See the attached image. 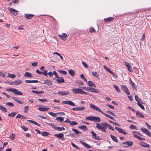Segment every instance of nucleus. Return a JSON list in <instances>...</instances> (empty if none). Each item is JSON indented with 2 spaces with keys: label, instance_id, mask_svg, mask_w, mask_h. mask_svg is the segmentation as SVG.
<instances>
[{
  "label": "nucleus",
  "instance_id": "obj_1",
  "mask_svg": "<svg viewBox=\"0 0 151 151\" xmlns=\"http://www.w3.org/2000/svg\"><path fill=\"white\" fill-rule=\"evenodd\" d=\"M96 128L98 129L101 130L102 131L106 132V123L103 122L102 123H97L96 124Z\"/></svg>",
  "mask_w": 151,
  "mask_h": 151
},
{
  "label": "nucleus",
  "instance_id": "obj_2",
  "mask_svg": "<svg viewBox=\"0 0 151 151\" xmlns=\"http://www.w3.org/2000/svg\"><path fill=\"white\" fill-rule=\"evenodd\" d=\"M6 91L12 92L13 93L18 95H22L23 94V93L20 91L12 88H6Z\"/></svg>",
  "mask_w": 151,
  "mask_h": 151
},
{
  "label": "nucleus",
  "instance_id": "obj_3",
  "mask_svg": "<svg viewBox=\"0 0 151 151\" xmlns=\"http://www.w3.org/2000/svg\"><path fill=\"white\" fill-rule=\"evenodd\" d=\"M72 91L74 94L80 93L81 94H88L87 93L83 91L80 88H73L72 89Z\"/></svg>",
  "mask_w": 151,
  "mask_h": 151
},
{
  "label": "nucleus",
  "instance_id": "obj_4",
  "mask_svg": "<svg viewBox=\"0 0 151 151\" xmlns=\"http://www.w3.org/2000/svg\"><path fill=\"white\" fill-rule=\"evenodd\" d=\"M87 120H90L96 122H100V117L97 116H88L86 118Z\"/></svg>",
  "mask_w": 151,
  "mask_h": 151
},
{
  "label": "nucleus",
  "instance_id": "obj_5",
  "mask_svg": "<svg viewBox=\"0 0 151 151\" xmlns=\"http://www.w3.org/2000/svg\"><path fill=\"white\" fill-rule=\"evenodd\" d=\"M133 134H134V137L138 139L139 140H145V139L144 138H143L141 137L138 136L137 135V134H139L141 136H142V135L139 132L136 131H134L133 132Z\"/></svg>",
  "mask_w": 151,
  "mask_h": 151
},
{
  "label": "nucleus",
  "instance_id": "obj_6",
  "mask_svg": "<svg viewBox=\"0 0 151 151\" xmlns=\"http://www.w3.org/2000/svg\"><path fill=\"white\" fill-rule=\"evenodd\" d=\"M121 89L124 91L126 94L128 95L130 94V93L126 86L124 85H122L121 86Z\"/></svg>",
  "mask_w": 151,
  "mask_h": 151
},
{
  "label": "nucleus",
  "instance_id": "obj_7",
  "mask_svg": "<svg viewBox=\"0 0 151 151\" xmlns=\"http://www.w3.org/2000/svg\"><path fill=\"white\" fill-rule=\"evenodd\" d=\"M122 144L124 145V147H128L132 146L133 143L132 141H127L126 142H124Z\"/></svg>",
  "mask_w": 151,
  "mask_h": 151
},
{
  "label": "nucleus",
  "instance_id": "obj_8",
  "mask_svg": "<svg viewBox=\"0 0 151 151\" xmlns=\"http://www.w3.org/2000/svg\"><path fill=\"white\" fill-rule=\"evenodd\" d=\"M140 129L142 131L145 133L149 136L151 137V133L148 129L144 127L141 128Z\"/></svg>",
  "mask_w": 151,
  "mask_h": 151
},
{
  "label": "nucleus",
  "instance_id": "obj_9",
  "mask_svg": "<svg viewBox=\"0 0 151 151\" xmlns=\"http://www.w3.org/2000/svg\"><path fill=\"white\" fill-rule=\"evenodd\" d=\"M90 107L93 109L95 110L96 111H98L101 113L102 112V111L98 107L95 106L92 104H90Z\"/></svg>",
  "mask_w": 151,
  "mask_h": 151
},
{
  "label": "nucleus",
  "instance_id": "obj_10",
  "mask_svg": "<svg viewBox=\"0 0 151 151\" xmlns=\"http://www.w3.org/2000/svg\"><path fill=\"white\" fill-rule=\"evenodd\" d=\"M8 9L12 14L15 16H16L18 14L17 12L18 11L15 9L10 7H9Z\"/></svg>",
  "mask_w": 151,
  "mask_h": 151
},
{
  "label": "nucleus",
  "instance_id": "obj_11",
  "mask_svg": "<svg viewBox=\"0 0 151 151\" xmlns=\"http://www.w3.org/2000/svg\"><path fill=\"white\" fill-rule=\"evenodd\" d=\"M62 103L64 104H67L72 106H75V104L72 101H63L62 102Z\"/></svg>",
  "mask_w": 151,
  "mask_h": 151
},
{
  "label": "nucleus",
  "instance_id": "obj_12",
  "mask_svg": "<svg viewBox=\"0 0 151 151\" xmlns=\"http://www.w3.org/2000/svg\"><path fill=\"white\" fill-rule=\"evenodd\" d=\"M54 136L62 140H64V139L63 138L64 135L62 133L55 134H54Z\"/></svg>",
  "mask_w": 151,
  "mask_h": 151
},
{
  "label": "nucleus",
  "instance_id": "obj_13",
  "mask_svg": "<svg viewBox=\"0 0 151 151\" xmlns=\"http://www.w3.org/2000/svg\"><path fill=\"white\" fill-rule=\"evenodd\" d=\"M91 133L92 134V137L96 140H100V138L99 136H96V134L93 131H91Z\"/></svg>",
  "mask_w": 151,
  "mask_h": 151
},
{
  "label": "nucleus",
  "instance_id": "obj_14",
  "mask_svg": "<svg viewBox=\"0 0 151 151\" xmlns=\"http://www.w3.org/2000/svg\"><path fill=\"white\" fill-rule=\"evenodd\" d=\"M59 36L62 40L64 41H65L66 40L67 37V34L65 33H63L61 35H59Z\"/></svg>",
  "mask_w": 151,
  "mask_h": 151
},
{
  "label": "nucleus",
  "instance_id": "obj_15",
  "mask_svg": "<svg viewBox=\"0 0 151 151\" xmlns=\"http://www.w3.org/2000/svg\"><path fill=\"white\" fill-rule=\"evenodd\" d=\"M115 129H116L120 133H122L124 135L127 134V133L124 130H123L121 128H119L117 127H115Z\"/></svg>",
  "mask_w": 151,
  "mask_h": 151
},
{
  "label": "nucleus",
  "instance_id": "obj_16",
  "mask_svg": "<svg viewBox=\"0 0 151 151\" xmlns=\"http://www.w3.org/2000/svg\"><path fill=\"white\" fill-rule=\"evenodd\" d=\"M85 107L84 106H82L81 107H76L73 108L72 109L76 111H81L85 109Z\"/></svg>",
  "mask_w": 151,
  "mask_h": 151
},
{
  "label": "nucleus",
  "instance_id": "obj_17",
  "mask_svg": "<svg viewBox=\"0 0 151 151\" xmlns=\"http://www.w3.org/2000/svg\"><path fill=\"white\" fill-rule=\"evenodd\" d=\"M22 83V81L19 80L18 79L16 80H15L13 81L12 82V83H10L11 84H14L16 85H17L20 84Z\"/></svg>",
  "mask_w": 151,
  "mask_h": 151
},
{
  "label": "nucleus",
  "instance_id": "obj_18",
  "mask_svg": "<svg viewBox=\"0 0 151 151\" xmlns=\"http://www.w3.org/2000/svg\"><path fill=\"white\" fill-rule=\"evenodd\" d=\"M139 144L141 147H143L149 148L150 147V145L149 144L143 142H140Z\"/></svg>",
  "mask_w": 151,
  "mask_h": 151
},
{
  "label": "nucleus",
  "instance_id": "obj_19",
  "mask_svg": "<svg viewBox=\"0 0 151 151\" xmlns=\"http://www.w3.org/2000/svg\"><path fill=\"white\" fill-rule=\"evenodd\" d=\"M114 18L111 17H109L104 19V21L106 22H109L113 20Z\"/></svg>",
  "mask_w": 151,
  "mask_h": 151
},
{
  "label": "nucleus",
  "instance_id": "obj_20",
  "mask_svg": "<svg viewBox=\"0 0 151 151\" xmlns=\"http://www.w3.org/2000/svg\"><path fill=\"white\" fill-rule=\"evenodd\" d=\"M80 142L86 147L88 148H91V146L88 144H87L86 143L83 142L82 141H80Z\"/></svg>",
  "mask_w": 151,
  "mask_h": 151
},
{
  "label": "nucleus",
  "instance_id": "obj_21",
  "mask_svg": "<svg viewBox=\"0 0 151 151\" xmlns=\"http://www.w3.org/2000/svg\"><path fill=\"white\" fill-rule=\"evenodd\" d=\"M42 83L45 84L52 85V82L48 79H46L44 80V82Z\"/></svg>",
  "mask_w": 151,
  "mask_h": 151
},
{
  "label": "nucleus",
  "instance_id": "obj_22",
  "mask_svg": "<svg viewBox=\"0 0 151 151\" xmlns=\"http://www.w3.org/2000/svg\"><path fill=\"white\" fill-rule=\"evenodd\" d=\"M135 98L136 100L138 102V103H140L144 104V103H143L142 101L137 96L135 95Z\"/></svg>",
  "mask_w": 151,
  "mask_h": 151
},
{
  "label": "nucleus",
  "instance_id": "obj_23",
  "mask_svg": "<svg viewBox=\"0 0 151 151\" xmlns=\"http://www.w3.org/2000/svg\"><path fill=\"white\" fill-rule=\"evenodd\" d=\"M101 113L104 114L106 117L108 118L113 120H115V119L113 117L109 115L106 114L103 111Z\"/></svg>",
  "mask_w": 151,
  "mask_h": 151
},
{
  "label": "nucleus",
  "instance_id": "obj_24",
  "mask_svg": "<svg viewBox=\"0 0 151 151\" xmlns=\"http://www.w3.org/2000/svg\"><path fill=\"white\" fill-rule=\"evenodd\" d=\"M136 115L139 117L143 118L144 117V116L141 113L138 111L136 112Z\"/></svg>",
  "mask_w": 151,
  "mask_h": 151
},
{
  "label": "nucleus",
  "instance_id": "obj_25",
  "mask_svg": "<svg viewBox=\"0 0 151 151\" xmlns=\"http://www.w3.org/2000/svg\"><path fill=\"white\" fill-rule=\"evenodd\" d=\"M49 109V108L48 107H39L38 108V109L41 111H47Z\"/></svg>",
  "mask_w": 151,
  "mask_h": 151
},
{
  "label": "nucleus",
  "instance_id": "obj_26",
  "mask_svg": "<svg viewBox=\"0 0 151 151\" xmlns=\"http://www.w3.org/2000/svg\"><path fill=\"white\" fill-rule=\"evenodd\" d=\"M25 82L26 83H37L38 82L37 80H26L25 81Z\"/></svg>",
  "mask_w": 151,
  "mask_h": 151
},
{
  "label": "nucleus",
  "instance_id": "obj_27",
  "mask_svg": "<svg viewBox=\"0 0 151 151\" xmlns=\"http://www.w3.org/2000/svg\"><path fill=\"white\" fill-rule=\"evenodd\" d=\"M69 93L67 91H63L61 92H59L58 93V94H60L63 95H66L68 94Z\"/></svg>",
  "mask_w": 151,
  "mask_h": 151
},
{
  "label": "nucleus",
  "instance_id": "obj_28",
  "mask_svg": "<svg viewBox=\"0 0 151 151\" xmlns=\"http://www.w3.org/2000/svg\"><path fill=\"white\" fill-rule=\"evenodd\" d=\"M16 118H20L22 119H27V118L26 117L20 114H18L16 116Z\"/></svg>",
  "mask_w": 151,
  "mask_h": 151
},
{
  "label": "nucleus",
  "instance_id": "obj_29",
  "mask_svg": "<svg viewBox=\"0 0 151 151\" xmlns=\"http://www.w3.org/2000/svg\"><path fill=\"white\" fill-rule=\"evenodd\" d=\"M24 77H27L28 78H30L32 77L31 74L28 72H26L24 73Z\"/></svg>",
  "mask_w": 151,
  "mask_h": 151
},
{
  "label": "nucleus",
  "instance_id": "obj_30",
  "mask_svg": "<svg viewBox=\"0 0 151 151\" xmlns=\"http://www.w3.org/2000/svg\"><path fill=\"white\" fill-rule=\"evenodd\" d=\"M87 84L88 85L92 87L93 86V87H96V85L91 81H89L87 82Z\"/></svg>",
  "mask_w": 151,
  "mask_h": 151
},
{
  "label": "nucleus",
  "instance_id": "obj_31",
  "mask_svg": "<svg viewBox=\"0 0 151 151\" xmlns=\"http://www.w3.org/2000/svg\"><path fill=\"white\" fill-rule=\"evenodd\" d=\"M57 81L58 83H62L64 82V79L63 77H60L59 78H58Z\"/></svg>",
  "mask_w": 151,
  "mask_h": 151
},
{
  "label": "nucleus",
  "instance_id": "obj_32",
  "mask_svg": "<svg viewBox=\"0 0 151 151\" xmlns=\"http://www.w3.org/2000/svg\"><path fill=\"white\" fill-rule=\"evenodd\" d=\"M25 16L26 18L28 19H30L34 16V15L32 14H25Z\"/></svg>",
  "mask_w": 151,
  "mask_h": 151
},
{
  "label": "nucleus",
  "instance_id": "obj_33",
  "mask_svg": "<svg viewBox=\"0 0 151 151\" xmlns=\"http://www.w3.org/2000/svg\"><path fill=\"white\" fill-rule=\"evenodd\" d=\"M78 127L79 128L85 131H87L88 130V128L86 127V126L85 125H81L79 126Z\"/></svg>",
  "mask_w": 151,
  "mask_h": 151
},
{
  "label": "nucleus",
  "instance_id": "obj_34",
  "mask_svg": "<svg viewBox=\"0 0 151 151\" xmlns=\"http://www.w3.org/2000/svg\"><path fill=\"white\" fill-rule=\"evenodd\" d=\"M129 83H130V84H131L132 86V87H133V89H134L136 90V85H135V83L132 81L131 79H130L129 80Z\"/></svg>",
  "mask_w": 151,
  "mask_h": 151
},
{
  "label": "nucleus",
  "instance_id": "obj_35",
  "mask_svg": "<svg viewBox=\"0 0 151 151\" xmlns=\"http://www.w3.org/2000/svg\"><path fill=\"white\" fill-rule=\"evenodd\" d=\"M65 130V128L63 127H56L55 130H58L59 131H62V130Z\"/></svg>",
  "mask_w": 151,
  "mask_h": 151
},
{
  "label": "nucleus",
  "instance_id": "obj_36",
  "mask_svg": "<svg viewBox=\"0 0 151 151\" xmlns=\"http://www.w3.org/2000/svg\"><path fill=\"white\" fill-rule=\"evenodd\" d=\"M0 110H1L4 112H6L7 111L6 108L1 105H0Z\"/></svg>",
  "mask_w": 151,
  "mask_h": 151
},
{
  "label": "nucleus",
  "instance_id": "obj_37",
  "mask_svg": "<svg viewBox=\"0 0 151 151\" xmlns=\"http://www.w3.org/2000/svg\"><path fill=\"white\" fill-rule=\"evenodd\" d=\"M68 72L70 75L72 76H74L75 74V72L72 70H68Z\"/></svg>",
  "mask_w": 151,
  "mask_h": 151
},
{
  "label": "nucleus",
  "instance_id": "obj_38",
  "mask_svg": "<svg viewBox=\"0 0 151 151\" xmlns=\"http://www.w3.org/2000/svg\"><path fill=\"white\" fill-rule=\"evenodd\" d=\"M110 137L114 141L117 142H118V140L115 136L112 135H110Z\"/></svg>",
  "mask_w": 151,
  "mask_h": 151
},
{
  "label": "nucleus",
  "instance_id": "obj_39",
  "mask_svg": "<svg viewBox=\"0 0 151 151\" xmlns=\"http://www.w3.org/2000/svg\"><path fill=\"white\" fill-rule=\"evenodd\" d=\"M8 77L14 78L16 77V75L14 74H10L9 73H7Z\"/></svg>",
  "mask_w": 151,
  "mask_h": 151
},
{
  "label": "nucleus",
  "instance_id": "obj_40",
  "mask_svg": "<svg viewBox=\"0 0 151 151\" xmlns=\"http://www.w3.org/2000/svg\"><path fill=\"white\" fill-rule=\"evenodd\" d=\"M72 131L75 133L76 134H81V132L79 131L76 130V129L73 128L72 129Z\"/></svg>",
  "mask_w": 151,
  "mask_h": 151
},
{
  "label": "nucleus",
  "instance_id": "obj_41",
  "mask_svg": "<svg viewBox=\"0 0 151 151\" xmlns=\"http://www.w3.org/2000/svg\"><path fill=\"white\" fill-rule=\"evenodd\" d=\"M41 134V135L43 136H46L48 135L49 133L46 132H42Z\"/></svg>",
  "mask_w": 151,
  "mask_h": 151
},
{
  "label": "nucleus",
  "instance_id": "obj_42",
  "mask_svg": "<svg viewBox=\"0 0 151 151\" xmlns=\"http://www.w3.org/2000/svg\"><path fill=\"white\" fill-rule=\"evenodd\" d=\"M63 118L62 117H58L56 118V120H58V121L62 122L63 120Z\"/></svg>",
  "mask_w": 151,
  "mask_h": 151
},
{
  "label": "nucleus",
  "instance_id": "obj_43",
  "mask_svg": "<svg viewBox=\"0 0 151 151\" xmlns=\"http://www.w3.org/2000/svg\"><path fill=\"white\" fill-rule=\"evenodd\" d=\"M106 129L107 128H108L109 129L112 130L113 131H114V129L113 127L111 126L110 125L106 123Z\"/></svg>",
  "mask_w": 151,
  "mask_h": 151
},
{
  "label": "nucleus",
  "instance_id": "obj_44",
  "mask_svg": "<svg viewBox=\"0 0 151 151\" xmlns=\"http://www.w3.org/2000/svg\"><path fill=\"white\" fill-rule=\"evenodd\" d=\"M58 71L60 73H62L64 75H66L67 73V72L66 71L64 70H58Z\"/></svg>",
  "mask_w": 151,
  "mask_h": 151
},
{
  "label": "nucleus",
  "instance_id": "obj_45",
  "mask_svg": "<svg viewBox=\"0 0 151 151\" xmlns=\"http://www.w3.org/2000/svg\"><path fill=\"white\" fill-rule=\"evenodd\" d=\"M77 124V123L75 121H70L69 124L71 126H74Z\"/></svg>",
  "mask_w": 151,
  "mask_h": 151
},
{
  "label": "nucleus",
  "instance_id": "obj_46",
  "mask_svg": "<svg viewBox=\"0 0 151 151\" xmlns=\"http://www.w3.org/2000/svg\"><path fill=\"white\" fill-rule=\"evenodd\" d=\"M32 92L34 93H36V94H40L42 93H44V92L43 91H34L32 90Z\"/></svg>",
  "mask_w": 151,
  "mask_h": 151
},
{
  "label": "nucleus",
  "instance_id": "obj_47",
  "mask_svg": "<svg viewBox=\"0 0 151 151\" xmlns=\"http://www.w3.org/2000/svg\"><path fill=\"white\" fill-rule=\"evenodd\" d=\"M17 113L15 112H13L10 114H9L8 115L9 116L14 117L16 114Z\"/></svg>",
  "mask_w": 151,
  "mask_h": 151
},
{
  "label": "nucleus",
  "instance_id": "obj_48",
  "mask_svg": "<svg viewBox=\"0 0 151 151\" xmlns=\"http://www.w3.org/2000/svg\"><path fill=\"white\" fill-rule=\"evenodd\" d=\"M41 74H42L43 75L45 76H47V70H45L44 71L42 72Z\"/></svg>",
  "mask_w": 151,
  "mask_h": 151
},
{
  "label": "nucleus",
  "instance_id": "obj_49",
  "mask_svg": "<svg viewBox=\"0 0 151 151\" xmlns=\"http://www.w3.org/2000/svg\"><path fill=\"white\" fill-rule=\"evenodd\" d=\"M89 31L90 32H96V31L94 29V28L93 27H91L90 28Z\"/></svg>",
  "mask_w": 151,
  "mask_h": 151
},
{
  "label": "nucleus",
  "instance_id": "obj_50",
  "mask_svg": "<svg viewBox=\"0 0 151 151\" xmlns=\"http://www.w3.org/2000/svg\"><path fill=\"white\" fill-rule=\"evenodd\" d=\"M142 103H137L138 106L140 107L142 109L145 110V108L144 106L141 104Z\"/></svg>",
  "mask_w": 151,
  "mask_h": 151
},
{
  "label": "nucleus",
  "instance_id": "obj_51",
  "mask_svg": "<svg viewBox=\"0 0 151 151\" xmlns=\"http://www.w3.org/2000/svg\"><path fill=\"white\" fill-rule=\"evenodd\" d=\"M71 145L73 147L75 148H76L77 149H78V150H79V147L77 146L76 145H75L73 142H71Z\"/></svg>",
  "mask_w": 151,
  "mask_h": 151
},
{
  "label": "nucleus",
  "instance_id": "obj_52",
  "mask_svg": "<svg viewBox=\"0 0 151 151\" xmlns=\"http://www.w3.org/2000/svg\"><path fill=\"white\" fill-rule=\"evenodd\" d=\"M15 136L14 134H12L10 135L9 138L11 139L14 140L15 139Z\"/></svg>",
  "mask_w": 151,
  "mask_h": 151
},
{
  "label": "nucleus",
  "instance_id": "obj_53",
  "mask_svg": "<svg viewBox=\"0 0 151 151\" xmlns=\"http://www.w3.org/2000/svg\"><path fill=\"white\" fill-rule=\"evenodd\" d=\"M114 87L118 92H120V90L119 89V88L116 85H114Z\"/></svg>",
  "mask_w": 151,
  "mask_h": 151
},
{
  "label": "nucleus",
  "instance_id": "obj_54",
  "mask_svg": "<svg viewBox=\"0 0 151 151\" xmlns=\"http://www.w3.org/2000/svg\"><path fill=\"white\" fill-rule=\"evenodd\" d=\"M46 123L49 125H50L51 127H52L55 130V129L56 127L54 125V124H50L47 123Z\"/></svg>",
  "mask_w": 151,
  "mask_h": 151
},
{
  "label": "nucleus",
  "instance_id": "obj_55",
  "mask_svg": "<svg viewBox=\"0 0 151 151\" xmlns=\"http://www.w3.org/2000/svg\"><path fill=\"white\" fill-rule=\"evenodd\" d=\"M24 112L27 113L29 110V107L27 106H25L24 108Z\"/></svg>",
  "mask_w": 151,
  "mask_h": 151
},
{
  "label": "nucleus",
  "instance_id": "obj_56",
  "mask_svg": "<svg viewBox=\"0 0 151 151\" xmlns=\"http://www.w3.org/2000/svg\"><path fill=\"white\" fill-rule=\"evenodd\" d=\"M53 75H54L55 76V77L57 78H59V76L58 75L57 73L55 71H53Z\"/></svg>",
  "mask_w": 151,
  "mask_h": 151
},
{
  "label": "nucleus",
  "instance_id": "obj_57",
  "mask_svg": "<svg viewBox=\"0 0 151 151\" xmlns=\"http://www.w3.org/2000/svg\"><path fill=\"white\" fill-rule=\"evenodd\" d=\"M38 63L37 62H35L31 63L32 66L33 67H36L37 66Z\"/></svg>",
  "mask_w": 151,
  "mask_h": 151
},
{
  "label": "nucleus",
  "instance_id": "obj_58",
  "mask_svg": "<svg viewBox=\"0 0 151 151\" xmlns=\"http://www.w3.org/2000/svg\"><path fill=\"white\" fill-rule=\"evenodd\" d=\"M80 77L83 80H84L85 82H87V80L86 79L85 77L84 76V75L81 74L80 75Z\"/></svg>",
  "mask_w": 151,
  "mask_h": 151
},
{
  "label": "nucleus",
  "instance_id": "obj_59",
  "mask_svg": "<svg viewBox=\"0 0 151 151\" xmlns=\"http://www.w3.org/2000/svg\"><path fill=\"white\" fill-rule=\"evenodd\" d=\"M6 104L10 106H13L14 105V104L10 102H7Z\"/></svg>",
  "mask_w": 151,
  "mask_h": 151
},
{
  "label": "nucleus",
  "instance_id": "obj_60",
  "mask_svg": "<svg viewBox=\"0 0 151 151\" xmlns=\"http://www.w3.org/2000/svg\"><path fill=\"white\" fill-rule=\"evenodd\" d=\"M93 92H94L95 93H99L100 92V91L98 89L93 88Z\"/></svg>",
  "mask_w": 151,
  "mask_h": 151
},
{
  "label": "nucleus",
  "instance_id": "obj_61",
  "mask_svg": "<svg viewBox=\"0 0 151 151\" xmlns=\"http://www.w3.org/2000/svg\"><path fill=\"white\" fill-rule=\"evenodd\" d=\"M82 64L85 68H88V65L84 61L82 62Z\"/></svg>",
  "mask_w": 151,
  "mask_h": 151
},
{
  "label": "nucleus",
  "instance_id": "obj_62",
  "mask_svg": "<svg viewBox=\"0 0 151 151\" xmlns=\"http://www.w3.org/2000/svg\"><path fill=\"white\" fill-rule=\"evenodd\" d=\"M107 113L109 114H110L111 115H112V116H116L115 114L114 113L111 112L110 111H107Z\"/></svg>",
  "mask_w": 151,
  "mask_h": 151
},
{
  "label": "nucleus",
  "instance_id": "obj_63",
  "mask_svg": "<svg viewBox=\"0 0 151 151\" xmlns=\"http://www.w3.org/2000/svg\"><path fill=\"white\" fill-rule=\"evenodd\" d=\"M21 127L25 132L27 131L28 129L26 127H25L24 126H22Z\"/></svg>",
  "mask_w": 151,
  "mask_h": 151
},
{
  "label": "nucleus",
  "instance_id": "obj_64",
  "mask_svg": "<svg viewBox=\"0 0 151 151\" xmlns=\"http://www.w3.org/2000/svg\"><path fill=\"white\" fill-rule=\"evenodd\" d=\"M92 74L93 76H95L96 77H97L98 76L97 73L96 72H92Z\"/></svg>",
  "mask_w": 151,
  "mask_h": 151
}]
</instances>
